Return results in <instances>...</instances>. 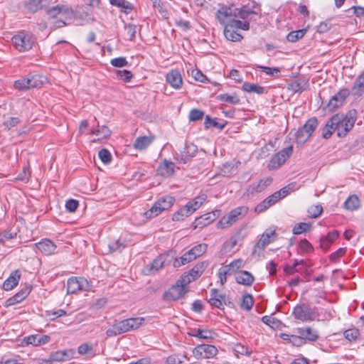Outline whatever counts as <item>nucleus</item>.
Returning a JSON list of instances; mask_svg holds the SVG:
<instances>
[{
    "mask_svg": "<svg viewBox=\"0 0 364 364\" xmlns=\"http://www.w3.org/2000/svg\"><path fill=\"white\" fill-rule=\"evenodd\" d=\"M358 118V112L352 109L346 114L336 113L331 117V123L336 129L337 136L345 137L353 128Z\"/></svg>",
    "mask_w": 364,
    "mask_h": 364,
    "instance_id": "1",
    "label": "nucleus"
},
{
    "mask_svg": "<svg viewBox=\"0 0 364 364\" xmlns=\"http://www.w3.org/2000/svg\"><path fill=\"white\" fill-rule=\"evenodd\" d=\"M144 321V318L141 317L129 318L122 320L115 323L108 328L106 331V335L108 337H113L129 331L136 330L142 325Z\"/></svg>",
    "mask_w": 364,
    "mask_h": 364,
    "instance_id": "2",
    "label": "nucleus"
},
{
    "mask_svg": "<svg viewBox=\"0 0 364 364\" xmlns=\"http://www.w3.org/2000/svg\"><path fill=\"white\" fill-rule=\"evenodd\" d=\"M237 9L234 6L221 7L216 14V18L218 21L225 27L229 24L242 25L245 29L250 28V23L247 21H241L237 19Z\"/></svg>",
    "mask_w": 364,
    "mask_h": 364,
    "instance_id": "3",
    "label": "nucleus"
},
{
    "mask_svg": "<svg viewBox=\"0 0 364 364\" xmlns=\"http://www.w3.org/2000/svg\"><path fill=\"white\" fill-rule=\"evenodd\" d=\"M191 283L188 276H182L174 285L165 291L163 299L165 301H176L181 298L188 291V284Z\"/></svg>",
    "mask_w": 364,
    "mask_h": 364,
    "instance_id": "4",
    "label": "nucleus"
},
{
    "mask_svg": "<svg viewBox=\"0 0 364 364\" xmlns=\"http://www.w3.org/2000/svg\"><path fill=\"white\" fill-rule=\"evenodd\" d=\"M248 212L247 206H240L232 209L228 214L223 216L217 223V228L225 229L230 227L244 218Z\"/></svg>",
    "mask_w": 364,
    "mask_h": 364,
    "instance_id": "5",
    "label": "nucleus"
},
{
    "mask_svg": "<svg viewBox=\"0 0 364 364\" xmlns=\"http://www.w3.org/2000/svg\"><path fill=\"white\" fill-rule=\"evenodd\" d=\"M12 42L19 52H26L33 48L36 38L31 33L21 31L12 38Z\"/></svg>",
    "mask_w": 364,
    "mask_h": 364,
    "instance_id": "6",
    "label": "nucleus"
},
{
    "mask_svg": "<svg viewBox=\"0 0 364 364\" xmlns=\"http://www.w3.org/2000/svg\"><path fill=\"white\" fill-rule=\"evenodd\" d=\"M173 197L166 196L159 198L152 207L146 211L144 215L146 218H152L159 215L162 211L169 209L174 203Z\"/></svg>",
    "mask_w": 364,
    "mask_h": 364,
    "instance_id": "7",
    "label": "nucleus"
},
{
    "mask_svg": "<svg viewBox=\"0 0 364 364\" xmlns=\"http://www.w3.org/2000/svg\"><path fill=\"white\" fill-rule=\"evenodd\" d=\"M293 153V146L290 145L284 148L274 154L269 161L267 168L269 170H277L282 166Z\"/></svg>",
    "mask_w": 364,
    "mask_h": 364,
    "instance_id": "8",
    "label": "nucleus"
},
{
    "mask_svg": "<svg viewBox=\"0 0 364 364\" xmlns=\"http://www.w3.org/2000/svg\"><path fill=\"white\" fill-rule=\"evenodd\" d=\"M208 301L212 306L220 309H223L224 305L229 307H232L234 306L228 296L225 294L220 292L216 289H212L210 291V298Z\"/></svg>",
    "mask_w": 364,
    "mask_h": 364,
    "instance_id": "9",
    "label": "nucleus"
},
{
    "mask_svg": "<svg viewBox=\"0 0 364 364\" xmlns=\"http://www.w3.org/2000/svg\"><path fill=\"white\" fill-rule=\"evenodd\" d=\"M292 314L296 319L303 322L313 321L316 317L315 311L304 304L296 305Z\"/></svg>",
    "mask_w": 364,
    "mask_h": 364,
    "instance_id": "10",
    "label": "nucleus"
},
{
    "mask_svg": "<svg viewBox=\"0 0 364 364\" xmlns=\"http://www.w3.org/2000/svg\"><path fill=\"white\" fill-rule=\"evenodd\" d=\"M168 254L159 255L151 263L146 264L142 269L144 275H151L157 273L168 262Z\"/></svg>",
    "mask_w": 364,
    "mask_h": 364,
    "instance_id": "11",
    "label": "nucleus"
},
{
    "mask_svg": "<svg viewBox=\"0 0 364 364\" xmlns=\"http://www.w3.org/2000/svg\"><path fill=\"white\" fill-rule=\"evenodd\" d=\"M46 13L53 18H57L58 15H61L65 20H70L75 15L72 7L65 4H58L52 6L46 11Z\"/></svg>",
    "mask_w": 364,
    "mask_h": 364,
    "instance_id": "12",
    "label": "nucleus"
},
{
    "mask_svg": "<svg viewBox=\"0 0 364 364\" xmlns=\"http://www.w3.org/2000/svg\"><path fill=\"white\" fill-rule=\"evenodd\" d=\"M217 353L218 349L208 344L198 345L193 350V354L198 360L213 358Z\"/></svg>",
    "mask_w": 364,
    "mask_h": 364,
    "instance_id": "13",
    "label": "nucleus"
},
{
    "mask_svg": "<svg viewBox=\"0 0 364 364\" xmlns=\"http://www.w3.org/2000/svg\"><path fill=\"white\" fill-rule=\"evenodd\" d=\"M88 282L83 277H71L67 282V293L75 294L78 291L87 290Z\"/></svg>",
    "mask_w": 364,
    "mask_h": 364,
    "instance_id": "14",
    "label": "nucleus"
},
{
    "mask_svg": "<svg viewBox=\"0 0 364 364\" xmlns=\"http://www.w3.org/2000/svg\"><path fill=\"white\" fill-rule=\"evenodd\" d=\"M272 182L270 177L260 179L256 183H252L246 189L245 193L248 197L253 196L257 193L262 192Z\"/></svg>",
    "mask_w": 364,
    "mask_h": 364,
    "instance_id": "15",
    "label": "nucleus"
},
{
    "mask_svg": "<svg viewBox=\"0 0 364 364\" xmlns=\"http://www.w3.org/2000/svg\"><path fill=\"white\" fill-rule=\"evenodd\" d=\"M349 94L350 91L348 89H342L337 94L333 95L327 105L328 111L333 112L341 106Z\"/></svg>",
    "mask_w": 364,
    "mask_h": 364,
    "instance_id": "16",
    "label": "nucleus"
},
{
    "mask_svg": "<svg viewBox=\"0 0 364 364\" xmlns=\"http://www.w3.org/2000/svg\"><path fill=\"white\" fill-rule=\"evenodd\" d=\"M242 29L244 31H247L248 29H245L242 26V25H234V24H229L227 25L225 27H224V35L227 40L232 41V42H237L240 41L242 38V36L237 33L236 29Z\"/></svg>",
    "mask_w": 364,
    "mask_h": 364,
    "instance_id": "17",
    "label": "nucleus"
},
{
    "mask_svg": "<svg viewBox=\"0 0 364 364\" xmlns=\"http://www.w3.org/2000/svg\"><path fill=\"white\" fill-rule=\"evenodd\" d=\"M218 210H216L215 212L208 213H205L199 218H197L195 221L193 223V229L196 228H203V227L210 224L213 221L215 220V219L218 217Z\"/></svg>",
    "mask_w": 364,
    "mask_h": 364,
    "instance_id": "18",
    "label": "nucleus"
},
{
    "mask_svg": "<svg viewBox=\"0 0 364 364\" xmlns=\"http://www.w3.org/2000/svg\"><path fill=\"white\" fill-rule=\"evenodd\" d=\"M236 9L237 18H240L244 21H248L258 15V8L256 6L251 8L248 6H243L240 9L236 8Z\"/></svg>",
    "mask_w": 364,
    "mask_h": 364,
    "instance_id": "19",
    "label": "nucleus"
},
{
    "mask_svg": "<svg viewBox=\"0 0 364 364\" xmlns=\"http://www.w3.org/2000/svg\"><path fill=\"white\" fill-rule=\"evenodd\" d=\"M281 198H279V193H274L271 196L265 198L262 202L259 203L255 208V211L257 213H261L268 209L269 207L275 204Z\"/></svg>",
    "mask_w": 364,
    "mask_h": 364,
    "instance_id": "20",
    "label": "nucleus"
},
{
    "mask_svg": "<svg viewBox=\"0 0 364 364\" xmlns=\"http://www.w3.org/2000/svg\"><path fill=\"white\" fill-rule=\"evenodd\" d=\"M39 251L45 255H50L55 252L57 246L49 239H43L39 242L35 244Z\"/></svg>",
    "mask_w": 364,
    "mask_h": 364,
    "instance_id": "21",
    "label": "nucleus"
},
{
    "mask_svg": "<svg viewBox=\"0 0 364 364\" xmlns=\"http://www.w3.org/2000/svg\"><path fill=\"white\" fill-rule=\"evenodd\" d=\"M198 149L193 144H186L183 150L181 151L180 155L177 157V159L183 163H187L192 157H193L197 153Z\"/></svg>",
    "mask_w": 364,
    "mask_h": 364,
    "instance_id": "22",
    "label": "nucleus"
},
{
    "mask_svg": "<svg viewBox=\"0 0 364 364\" xmlns=\"http://www.w3.org/2000/svg\"><path fill=\"white\" fill-rule=\"evenodd\" d=\"M166 82L175 89H179L183 83L182 77L177 70L168 72L166 77Z\"/></svg>",
    "mask_w": 364,
    "mask_h": 364,
    "instance_id": "23",
    "label": "nucleus"
},
{
    "mask_svg": "<svg viewBox=\"0 0 364 364\" xmlns=\"http://www.w3.org/2000/svg\"><path fill=\"white\" fill-rule=\"evenodd\" d=\"M296 333L301 335L303 340L309 341H315L318 338V333L316 330L309 327L298 328Z\"/></svg>",
    "mask_w": 364,
    "mask_h": 364,
    "instance_id": "24",
    "label": "nucleus"
},
{
    "mask_svg": "<svg viewBox=\"0 0 364 364\" xmlns=\"http://www.w3.org/2000/svg\"><path fill=\"white\" fill-rule=\"evenodd\" d=\"M275 234L274 230H267L261 236L259 241L255 246V251L256 249L264 250V247L272 242L274 240H272V237Z\"/></svg>",
    "mask_w": 364,
    "mask_h": 364,
    "instance_id": "25",
    "label": "nucleus"
},
{
    "mask_svg": "<svg viewBox=\"0 0 364 364\" xmlns=\"http://www.w3.org/2000/svg\"><path fill=\"white\" fill-rule=\"evenodd\" d=\"M21 277V274L18 270L13 272L11 275L4 281L3 284V289L6 291L13 289L17 286Z\"/></svg>",
    "mask_w": 364,
    "mask_h": 364,
    "instance_id": "26",
    "label": "nucleus"
},
{
    "mask_svg": "<svg viewBox=\"0 0 364 364\" xmlns=\"http://www.w3.org/2000/svg\"><path fill=\"white\" fill-rule=\"evenodd\" d=\"M235 280L238 284L251 286L255 281V277L247 271H241L235 276Z\"/></svg>",
    "mask_w": 364,
    "mask_h": 364,
    "instance_id": "27",
    "label": "nucleus"
},
{
    "mask_svg": "<svg viewBox=\"0 0 364 364\" xmlns=\"http://www.w3.org/2000/svg\"><path fill=\"white\" fill-rule=\"evenodd\" d=\"M174 164L164 160L157 169L158 174L163 177H168L174 173Z\"/></svg>",
    "mask_w": 364,
    "mask_h": 364,
    "instance_id": "28",
    "label": "nucleus"
},
{
    "mask_svg": "<svg viewBox=\"0 0 364 364\" xmlns=\"http://www.w3.org/2000/svg\"><path fill=\"white\" fill-rule=\"evenodd\" d=\"M206 267L207 264L205 262L198 263L195 265L186 276L190 278L191 282L198 279L203 273Z\"/></svg>",
    "mask_w": 364,
    "mask_h": 364,
    "instance_id": "29",
    "label": "nucleus"
},
{
    "mask_svg": "<svg viewBox=\"0 0 364 364\" xmlns=\"http://www.w3.org/2000/svg\"><path fill=\"white\" fill-rule=\"evenodd\" d=\"M364 92V72L355 80L352 88L351 93L355 96H360Z\"/></svg>",
    "mask_w": 364,
    "mask_h": 364,
    "instance_id": "30",
    "label": "nucleus"
},
{
    "mask_svg": "<svg viewBox=\"0 0 364 364\" xmlns=\"http://www.w3.org/2000/svg\"><path fill=\"white\" fill-rule=\"evenodd\" d=\"M90 134L98 136V140H102L109 138L111 135V131L107 126L97 124L96 129L90 131Z\"/></svg>",
    "mask_w": 364,
    "mask_h": 364,
    "instance_id": "31",
    "label": "nucleus"
},
{
    "mask_svg": "<svg viewBox=\"0 0 364 364\" xmlns=\"http://www.w3.org/2000/svg\"><path fill=\"white\" fill-rule=\"evenodd\" d=\"M360 207V200L355 195L350 196L344 203V208L348 210H355Z\"/></svg>",
    "mask_w": 364,
    "mask_h": 364,
    "instance_id": "32",
    "label": "nucleus"
},
{
    "mask_svg": "<svg viewBox=\"0 0 364 364\" xmlns=\"http://www.w3.org/2000/svg\"><path fill=\"white\" fill-rule=\"evenodd\" d=\"M43 0H28L24 2L25 8L31 13H36L43 9Z\"/></svg>",
    "mask_w": 364,
    "mask_h": 364,
    "instance_id": "33",
    "label": "nucleus"
},
{
    "mask_svg": "<svg viewBox=\"0 0 364 364\" xmlns=\"http://www.w3.org/2000/svg\"><path fill=\"white\" fill-rule=\"evenodd\" d=\"M49 340L50 337L46 335H33L28 337L27 342L28 344H31L33 346H40L41 344L47 343L49 341Z\"/></svg>",
    "mask_w": 364,
    "mask_h": 364,
    "instance_id": "34",
    "label": "nucleus"
},
{
    "mask_svg": "<svg viewBox=\"0 0 364 364\" xmlns=\"http://www.w3.org/2000/svg\"><path fill=\"white\" fill-rule=\"evenodd\" d=\"M293 132H294V136L298 144H305L311 137L309 134L306 133L301 128H299L298 130H291L290 134H291Z\"/></svg>",
    "mask_w": 364,
    "mask_h": 364,
    "instance_id": "35",
    "label": "nucleus"
},
{
    "mask_svg": "<svg viewBox=\"0 0 364 364\" xmlns=\"http://www.w3.org/2000/svg\"><path fill=\"white\" fill-rule=\"evenodd\" d=\"M152 141L153 137L146 136H140L136 138L134 146L136 149L142 150L146 148L152 142Z\"/></svg>",
    "mask_w": 364,
    "mask_h": 364,
    "instance_id": "36",
    "label": "nucleus"
},
{
    "mask_svg": "<svg viewBox=\"0 0 364 364\" xmlns=\"http://www.w3.org/2000/svg\"><path fill=\"white\" fill-rule=\"evenodd\" d=\"M318 126V120L316 117H311L309 119L306 123L304 124L302 127H301L302 129L304 130V132L307 134H309V135L311 136L313 132L315 131Z\"/></svg>",
    "mask_w": 364,
    "mask_h": 364,
    "instance_id": "37",
    "label": "nucleus"
},
{
    "mask_svg": "<svg viewBox=\"0 0 364 364\" xmlns=\"http://www.w3.org/2000/svg\"><path fill=\"white\" fill-rule=\"evenodd\" d=\"M205 200V196H200L198 197H196L193 200L191 201H189L186 206H188V209L191 210V213H193L194 211H196L197 209H198L200 205L203 203V202Z\"/></svg>",
    "mask_w": 364,
    "mask_h": 364,
    "instance_id": "38",
    "label": "nucleus"
},
{
    "mask_svg": "<svg viewBox=\"0 0 364 364\" xmlns=\"http://www.w3.org/2000/svg\"><path fill=\"white\" fill-rule=\"evenodd\" d=\"M44 77L41 75H31L28 77V89L40 87L44 82Z\"/></svg>",
    "mask_w": 364,
    "mask_h": 364,
    "instance_id": "39",
    "label": "nucleus"
},
{
    "mask_svg": "<svg viewBox=\"0 0 364 364\" xmlns=\"http://www.w3.org/2000/svg\"><path fill=\"white\" fill-rule=\"evenodd\" d=\"M242 89L247 92H255L257 94H262L264 88L257 84L245 82L242 85Z\"/></svg>",
    "mask_w": 364,
    "mask_h": 364,
    "instance_id": "40",
    "label": "nucleus"
},
{
    "mask_svg": "<svg viewBox=\"0 0 364 364\" xmlns=\"http://www.w3.org/2000/svg\"><path fill=\"white\" fill-rule=\"evenodd\" d=\"M191 214V210L188 209V206H186V205L173 215L172 220L173 221L183 220L185 218L188 217Z\"/></svg>",
    "mask_w": 364,
    "mask_h": 364,
    "instance_id": "41",
    "label": "nucleus"
},
{
    "mask_svg": "<svg viewBox=\"0 0 364 364\" xmlns=\"http://www.w3.org/2000/svg\"><path fill=\"white\" fill-rule=\"evenodd\" d=\"M50 360L63 362L70 358L69 352L66 350L57 351L50 355Z\"/></svg>",
    "mask_w": 364,
    "mask_h": 364,
    "instance_id": "42",
    "label": "nucleus"
},
{
    "mask_svg": "<svg viewBox=\"0 0 364 364\" xmlns=\"http://www.w3.org/2000/svg\"><path fill=\"white\" fill-rule=\"evenodd\" d=\"M191 336L199 338L208 339L213 337V331L207 329L195 328L193 330Z\"/></svg>",
    "mask_w": 364,
    "mask_h": 364,
    "instance_id": "43",
    "label": "nucleus"
},
{
    "mask_svg": "<svg viewBox=\"0 0 364 364\" xmlns=\"http://www.w3.org/2000/svg\"><path fill=\"white\" fill-rule=\"evenodd\" d=\"M109 2L112 5L121 8L122 11L126 13L132 9L131 4L126 0H110Z\"/></svg>",
    "mask_w": 364,
    "mask_h": 364,
    "instance_id": "44",
    "label": "nucleus"
},
{
    "mask_svg": "<svg viewBox=\"0 0 364 364\" xmlns=\"http://www.w3.org/2000/svg\"><path fill=\"white\" fill-rule=\"evenodd\" d=\"M299 188L296 187V183L295 182H292L289 183L285 187L282 188L278 191H276L277 193H279V198H282L289 195L290 193L297 190Z\"/></svg>",
    "mask_w": 364,
    "mask_h": 364,
    "instance_id": "45",
    "label": "nucleus"
},
{
    "mask_svg": "<svg viewBox=\"0 0 364 364\" xmlns=\"http://www.w3.org/2000/svg\"><path fill=\"white\" fill-rule=\"evenodd\" d=\"M306 32V29H300L290 32L287 38L289 42H296L302 38Z\"/></svg>",
    "mask_w": 364,
    "mask_h": 364,
    "instance_id": "46",
    "label": "nucleus"
},
{
    "mask_svg": "<svg viewBox=\"0 0 364 364\" xmlns=\"http://www.w3.org/2000/svg\"><path fill=\"white\" fill-rule=\"evenodd\" d=\"M336 131V129H334V126L333 124L331 123V118L327 121L325 127H323L322 130V136L323 138L328 139H329L333 133Z\"/></svg>",
    "mask_w": 364,
    "mask_h": 364,
    "instance_id": "47",
    "label": "nucleus"
},
{
    "mask_svg": "<svg viewBox=\"0 0 364 364\" xmlns=\"http://www.w3.org/2000/svg\"><path fill=\"white\" fill-rule=\"evenodd\" d=\"M311 229V225L306 223H300L296 225L292 232L294 235H300L305 232L309 231Z\"/></svg>",
    "mask_w": 364,
    "mask_h": 364,
    "instance_id": "48",
    "label": "nucleus"
},
{
    "mask_svg": "<svg viewBox=\"0 0 364 364\" xmlns=\"http://www.w3.org/2000/svg\"><path fill=\"white\" fill-rule=\"evenodd\" d=\"M218 99L223 102L231 104L237 105L240 102V99L236 95H230L228 94H223L218 96Z\"/></svg>",
    "mask_w": 364,
    "mask_h": 364,
    "instance_id": "49",
    "label": "nucleus"
},
{
    "mask_svg": "<svg viewBox=\"0 0 364 364\" xmlns=\"http://www.w3.org/2000/svg\"><path fill=\"white\" fill-rule=\"evenodd\" d=\"M124 30L126 31L127 39L133 41L136 37V26L132 23L126 24L124 26Z\"/></svg>",
    "mask_w": 364,
    "mask_h": 364,
    "instance_id": "50",
    "label": "nucleus"
},
{
    "mask_svg": "<svg viewBox=\"0 0 364 364\" xmlns=\"http://www.w3.org/2000/svg\"><path fill=\"white\" fill-rule=\"evenodd\" d=\"M208 249V245L205 243L199 244L198 245H196L193 248L191 249V252H193L194 257L196 258L200 257L203 253H205L207 251Z\"/></svg>",
    "mask_w": 364,
    "mask_h": 364,
    "instance_id": "51",
    "label": "nucleus"
},
{
    "mask_svg": "<svg viewBox=\"0 0 364 364\" xmlns=\"http://www.w3.org/2000/svg\"><path fill=\"white\" fill-rule=\"evenodd\" d=\"M244 262L242 259H237L233 260L232 262H230L228 265H225V267H228V270L231 272V274H233L236 272L240 268L243 267Z\"/></svg>",
    "mask_w": 364,
    "mask_h": 364,
    "instance_id": "52",
    "label": "nucleus"
},
{
    "mask_svg": "<svg viewBox=\"0 0 364 364\" xmlns=\"http://www.w3.org/2000/svg\"><path fill=\"white\" fill-rule=\"evenodd\" d=\"M253 303L252 296L250 294H245L242 296L240 306L242 309L250 310L252 309Z\"/></svg>",
    "mask_w": 364,
    "mask_h": 364,
    "instance_id": "53",
    "label": "nucleus"
},
{
    "mask_svg": "<svg viewBox=\"0 0 364 364\" xmlns=\"http://www.w3.org/2000/svg\"><path fill=\"white\" fill-rule=\"evenodd\" d=\"M323 208L321 205H311L308 209V213L310 218H318L322 213Z\"/></svg>",
    "mask_w": 364,
    "mask_h": 364,
    "instance_id": "54",
    "label": "nucleus"
},
{
    "mask_svg": "<svg viewBox=\"0 0 364 364\" xmlns=\"http://www.w3.org/2000/svg\"><path fill=\"white\" fill-rule=\"evenodd\" d=\"M229 268L228 267L223 266L220 267L218 270V277L220 279V282L222 285H223L227 281V276L232 274L231 272L228 270Z\"/></svg>",
    "mask_w": 364,
    "mask_h": 364,
    "instance_id": "55",
    "label": "nucleus"
},
{
    "mask_svg": "<svg viewBox=\"0 0 364 364\" xmlns=\"http://www.w3.org/2000/svg\"><path fill=\"white\" fill-rule=\"evenodd\" d=\"M262 321L264 323L268 325L269 326L274 328H277L279 325L280 324V322L277 318L269 316H264L262 318Z\"/></svg>",
    "mask_w": 364,
    "mask_h": 364,
    "instance_id": "56",
    "label": "nucleus"
},
{
    "mask_svg": "<svg viewBox=\"0 0 364 364\" xmlns=\"http://www.w3.org/2000/svg\"><path fill=\"white\" fill-rule=\"evenodd\" d=\"M360 336V332L356 328H350L344 331V336L348 341H355Z\"/></svg>",
    "mask_w": 364,
    "mask_h": 364,
    "instance_id": "57",
    "label": "nucleus"
},
{
    "mask_svg": "<svg viewBox=\"0 0 364 364\" xmlns=\"http://www.w3.org/2000/svg\"><path fill=\"white\" fill-rule=\"evenodd\" d=\"M99 158L105 164L110 163L112 160V156L110 152L105 149H101L98 153Z\"/></svg>",
    "mask_w": 364,
    "mask_h": 364,
    "instance_id": "58",
    "label": "nucleus"
},
{
    "mask_svg": "<svg viewBox=\"0 0 364 364\" xmlns=\"http://www.w3.org/2000/svg\"><path fill=\"white\" fill-rule=\"evenodd\" d=\"M117 76L126 82H129L133 77L132 73L127 70H117Z\"/></svg>",
    "mask_w": 364,
    "mask_h": 364,
    "instance_id": "59",
    "label": "nucleus"
},
{
    "mask_svg": "<svg viewBox=\"0 0 364 364\" xmlns=\"http://www.w3.org/2000/svg\"><path fill=\"white\" fill-rule=\"evenodd\" d=\"M31 292V288L28 287H25L21 289L18 293L14 295V297L16 298L17 301L21 302L22 300L26 299Z\"/></svg>",
    "mask_w": 364,
    "mask_h": 364,
    "instance_id": "60",
    "label": "nucleus"
},
{
    "mask_svg": "<svg viewBox=\"0 0 364 364\" xmlns=\"http://www.w3.org/2000/svg\"><path fill=\"white\" fill-rule=\"evenodd\" d=\"M257 68L270 76H275L280 72L278 68H269L262 65H257Z\"/></svg>",
    "mask_w": 364,
    "mask_h": 364,
    "instance_id": "61",
    "label": "nucleus"
},
{
    "mask_svg": "<svg viewBox=\"0 0 364 364\" xmlns=\"http://www.w3.org/2000/svg\"><path fill=\"white\" fill-rule=\"evenodd\" d=\"M204 115V113L203 111L197 109H193L191 110L189 114V119L192 122H196L198 120H200L203 118Z\"/></svg>",
    "mask_w": 364,
    "mask_h": 364,
    "instance_id": "62",
    "label": "nucleus"
},
{
    "mask_svg": "<svg viewBox=\"0 0 364 364\" xmlns=\"http://www.w3.org/2000/svg\"><path fill=\"white\" fill-rule=\"evenodd\" d=\"M109 252H114L117 251H121L124 248V245L119 240H115L114 242H109L108 245Z\"/></svg>",
    "mask_w": 364,
    "mask_h": 364,
    "instance_id": "63",
    "label": "nucleus"
},
{
    "mask_svg": "<svg viewBox=\"0 0 364 364\" xmlns=\"http://www.w3.org/2000/svg\"><path fill=\"white\" fill-rule=\"evenodd\" d=\"M237 239L235 236H232L224 243L223 247L225 250L230 252L235 247V246L237 245Z\"/></svg>",
    "mask_w": 364,
    "mask_h": 364,
    "instance_id": "64",
    "label": "nucleus"
}]
</instances>
